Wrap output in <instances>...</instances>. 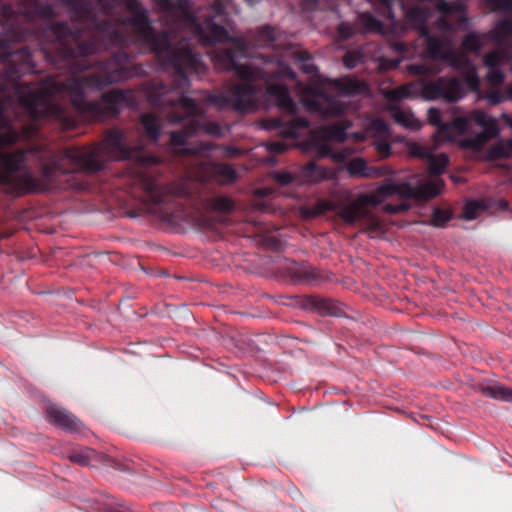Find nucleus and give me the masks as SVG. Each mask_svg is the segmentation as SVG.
<instances>
[{"instance_id":"nucleus-22","label":"nucleus","mask_w":512,"mask_h":512,"mask_svg":"<svg viewBox=\"0 0 512 512\" xmlns=\"http://www.w3.org/2000/svg\"><path fill=\"white\" fill-rule=\"evenodd\" d=\"M449 219V214L446 212L436 211L434 213L433 222L437 226L443 225Z\"/></svg>"},{"instance_id":"nucleus-1","label":"nucleus","mask_w":512,"mask_h":512,"mask_svg":"<svg viewBox=\"0 0 512 512\" xmlns=\"http://www.w3.org/2000/svg\"><path fill=\"white\" fill-rule=\"evenodd\" d=\"M427 116L431 124L439 126L438 134L442 139L459 141L462 147L472 150L482 148L497 133L495 120L480 111L468 117H457L450 125H440V112L435 108H430Z\"/></svg>"},{"instance_id":"nucleus-6","label":"nucleus","mask_w":512,"mask_h":512,"mask_svg":"<svg viewBox=\"0 0 512 512\" xmlns=\"http://www.w3.org/2000/svg\"><path fill=\"white\" fill-rule=\"evenodd\" d=\"M456 65L462 69L468 88L471 90H477L479 79L475 73L474 67L464 59H460Z\"/></svg>"},{"instance_id":"nucleus-20","label":"nucleus","mask_w":512,"mask_h":512,"mask_svg":"<svg viewBox=\"0 0 512 512\" xmlns=\"http://www.w3.org/2000/svg\"><path fill=\"white\" fill-rule=\"evenodd\" d=\"M495 30L499 35L512 34V22L503 21L496 26Z\"/></svg>"},{"instance_id":"nucleus-29","label":"nucleus","mask_w":512,"mask_h":512,"mask_svg":"<svg viewBox=\"0 0 512 512\" xmlns=\"http://www.w3.org/2000/svg\"><path fill=\"white\" fill-rule=\"evenodd\" d=\"M222 170L224 172H226L227 174H229V176H231V178H233V176H232L233 171L229 167H223Z\"/></svg>"},{"instance_id":"nucleus-9","label":"nucleus","mask_w":512,"mask_h":512,"mask_svg":"<svg viewBox=\"0 0 512 512\" xmlns=\"http://www.w3.org/2000/svg\"><path fill=\"white\" fill-rule=\"evenodd\" d=\"M483 392L497 400L512 402V390L501 385H494L484 388Z\"/></svg>"},{"instance_id":"nucleus-31","label":"nucleus","mask_w":512,"mask_h":512,"mask_svg":"<svg viewBox=\"0 0 512 512\" xmlns=\"http://www.w3.org/2000/svg\"><path fill=\"white\" fill-rule=\"evenodd\" d=\"M323 112L325 113H339V110L336 109H324Z\"/></svg>"},{"instance_id":"nucleus-35","label":"nucleus","mask_w":512,"mask_h":512,"mask_svg":"<svg viewBox=\"0 0 512 512\" xmlns=\"http://www.w3.org/2000/svg\"><path fill=\"white\" fill-rule=\"evenodd\" d=\"M287 75H289V76L293 77V73H292V72H290V71H287Z\"/></svg>"},{"instance_id":"nucleus-33","label":"nucleus","mask_w":512,"mask_h":512,"mask_svg":"<svg viewBox=\"0 0 512 512\" xmlns=\"http://www.w3.org/2000/svg\"><path fill=\"white\" fill-rule=\"evenodd\" d=\"M213 37H214V39H220V34L219 33H215Z\"/></svg>"},{"instance_id":"nucleus-12","label":"nucleus","mask_w":512,"mask_h":512,"mask_svg":"<svg viewBox=\"0 0 512 512\" xmlns=\"http://www.w3.org/2000/svg\"><path fill=\"white\" fill-rule=\"evenodd\" d=\"M18 165V157L12 155H1L0 156V177L2 174L8 173L16 169Z\"/></svg>"},{"instance_id":"nucleus-36","label":"nucleus","mask_w":512,"mask_h":512,"mask_svg":"<svg viewBox=\"0 0 512 512\" xmlns=\"http://www.w3.org/2000/svg\"><path fill=\"white\" fill-rule=\"evenodd\" d=\"M490 101L493 102V103H496L497 101L494 100L492 97H489Z\"/></svg>"},{"instance_id":"nucleus-2","label":"nucleus","mask_w":512,"mask_h":512,"mask_svg":"<svg viewBox=\"0 0 512 512\" xmlns=\"http://www.w3.org/2000/svg\"><path fill=\"white\" fill-rule=\"evenodd\" d=\"M399 193H402L400 186L390 182L384 183L383 185L379 186L375 192L361 197L354 204L344 208L341 212V216L346 222H355L367 215L365 204L371 203L375 205L380 202L381 197L391 196Z\"/></svg>"},{"instance_id":"nucleus-16","label":"nucleus","mask_w":512,"mask_h":512,"mask_svg":"<svg viewBox=\"0 0 512 512\" xmlns=\"http://www.w3.org/2000/svg\"><path fill=\"white\" fill-rule=\"evenodd\" d=\"M348 170L351 174L355 175H366L365 172V163L361 159H355L350 162L348 166Z\"/></svg>"},{"instance_id":"nucleus-24","label":"nucleus","mask_w":512,"mask_h":512,"mask_svg":"<svg viewBox=\"0 0 512 512\" xmlns=\"http://www.w3.org/2000/svg\"><path fill=\"white\" fill-rule=\"evenodd\" d=\"M237 73L243 78L252 77V72L245 66L236 67Z\"/></svg>"},{"instance_id":"nucleus-8","label":"nucleus","mask_w":512,"mask_h":512,"mask_svg":"<svg viewBox=\"0 0 512 512\" xmlns=\"http://www.w3.org/2000/svg\"><path fill=\"white\" fill-rule=\"evenodd\" d=\"M269 98L270 100L283 107H289L290 106V99L288 97V93L285 87L283 86H275L270 87L269 91Z\"/></svg>"},{"instance_id":"nucleus-5","label":"nucleus","mask_w":512,"mask_h":512,"mask_svg":"<svg viewBox=\"0 0 512 512\" xmlns=\"http://www.w3.org/2000/svg\"><path fill=\"white\" fill-rule=\"evenodd\" d=\"M443 185V181L437 178L429 183L418 186L415 194L422 198H432L441 193Z\"/></svg>"},{"instance_id":"nucleus-13","label":"nucleus","mask_w":512,"mask_h":512,"mask_svg":"<svg viewBox=\"0 0 512 512\" xmlns=\"http://www.w3.org/2000/svg\"><path fill=\"white\" fill-rule=\"evenodd\" d=\"M142 124L149 136L156 139L159 135L158 123L154 116L147 114L142 117Z\"/></svg>"},{"instance_id":"nucleus-32","label":"nucleus","mask_w":512,"mask_h":512,"mask_svg":"<svg viewBox=\"0 0 512 512\" xmlns=\"http://www.w3.org/2000/svg\"><path fill=\"white\" fill-rule=\"evenodd\" d=\"M379 126H380V129H381V130H383V131H386V130H387L386 125H384L383 123H379Z\"/></svg>"},{"instance_id":"nucleus-23","label":"nucleus","mask_w":512,"mask_h":512,"mask_svg":"<svg viewBox=\"0 0 512 512\" xmlns=\"http://www.w3.org/2000/svg\"><path fill=\"white\" fill-rule=\"evenodd\" d=\"M376 149L382 156H387L390 151L389 144L385 141H379L376 143Z\"/></svg>"},{"instance_id":"nucleus-3","label":"nucleus","mask_w":512,"mask_h":512,"mask_svg":"<svg viewBox=\"0 0 512 512\" xmlns=\"http://www.w3.org/2000/svg\"><path fill=\"white\" fill-rule=\"evenodd\" d=\"M506 60V56H503L499 52L486 55L485 65L488 68L487 80L490 84L499 85L503 82L504 76L498 70V67L503 65Z\"/></svg>"},{"instance_id":"nucleus-26","label":"nucleus","mask_w":512,"mask_h":512,"mask_svg":"<svg viewBox=\"0 0 512 512\" xmlns=\"http://www.w3.org/2000/svg\"><path fill=\"white\" fill-rule=\"evenodd\" d=\"M72 460L77 461V462H79L81 464H86L87 463L86 459L84 457H82V456H79V455L73 456Z\"/></svg>"},{"instance_id":"nucleus-7","label":"nucleus","mask_w":512,"mask_h":512,"mask_svg":"<svg viewBox=\"0 0 512 512\" xmlns=\"http://www.w3.org/2000/svg\"><path fill=\"white\" fill-rule=\"evenodd\" d=\"M393 117L400 125L417 130L421 127L420 121L410 112L405 110H397L393 113Z\"/></svg>"},{"instance_id":"nucleus-28","label":"nucleus","mask_w":512,"mask_h":512,"mask_svg":"<svg viewBox=\"0 0 512 512\" xmlns=\"http://www.w3.org/2000/svg\"><path fill=\"white\" fill-rule=\"evenodd\" d=\"M317 101H318V103H326V102H329V99L323 95H319Z\"/></svg>"},{"instance_id":"nucleus-19","label":"nucleus","mask_w":512,"mask_h":512,"mask_svg":"<svg viewBox=\"0 0 512 512\" xmlns=\"http://www.w3.org/2000/svg\"><path fill=\"white\" fill-rule=\"evenodd\" d=\"M493 9L512 10V0H489Z\"/></svg>"},{"instance_id":"nucleus-27","label":"nucleus","mask_w":512,"mask_h":512,"mask_svg":"<svg viewBox=\"0 0 512 512\" xmlns=\"http://www.w3.org/2000/svg\"><path fill=\"white\" fill-rule=\"evenodd\" d=\"M344 28H345V26H344V25H341V26H340V28H339V30H340V33H341L344 37H347V36H349V35H350V31H347V32H346V31H344Z\"/></svg>"},{"instance_id":"nucleus-34","label":"nucleus","mask_w":512,"mask_h":512,"mask_svg":"<svg viewBox=\"0 0 512 512\" xmlns=\"http://www.w3.org/2000/svg\"><path fill=\"white\" fill-rule=\"evenodd\" d=\"M508 124H509V125H510V127L512 128V118H510V119L508 120Z\"/></svg>"},{"instance_id":"nucleus-30","label":"nucleus","mask_w":512,"mask_h":512,"mask_svg":"<svg viewBox=\"0 0 512 512\" xmlns=\"http://www.w3.org/2000/svg\"><path fill=\"white\" fill-rule=\"evenodd\" d=\"M498 205L503 210H505L507 208V203L504 200L499 201Z\"/></svg>"},{"instance_id":"nucleus-15","label":"nucleus","mask_w":512,"mask_h":512,"mask_svg":"<svg viewBox=\"0 0 512 512\" xmlns=\"http://www.w3.org/2000/svg\"><path fill=\"white\" fill-rule=\"evenodd\" d=\"M466 50L476 51L482 45V38L476 34L468 35L463 43Z\"/></svg>"},{"instance_id":"nucleus-10","label":"nucleus","mask_w":512,"mask_h":512,"mask_svg":"<svg viewBox=\"0 0 512 512\" xmlns=\"http://www.w3.org/2000/svg\"><path fill=\"white\" fill-rule=\"evenodd\" d=\"M488 206L482 202H468L464 207L462 217L465 220H473L479 217Z\"/></svg>"},{"instance_id":"nucleus-18","label":"nucleus","mask_w":512,"mask_h":512,"mask_svg":"<svg viewBox=\"0 0 512 512\" xmlns=\"http://www.w3.org/2000/svg\"><path fill=\"white\" fill-rule=\"evenodd\" d=\"M360 20H361L362 24L365 25V27L368 30H378L379 29L378 21L376 19H374L372 16H370L369 14H362L360 16Z\"/></svg>"},{"instance_id":"nucleus-11","label":"nucleus","mask_w":512,"mask_h":512,"mask_svg":"<svg viewBox=\"0 0 512 512\" xmlns=\"http://www.w3.org/2000/svg\"><path fill=\"white\" fill-rule=\"evenodd\" d=\"M426 159L430 164V169L435 173L442 172L448 164V157L445 154L429 153Z\"/></svg>"},{"instance_id":"nucleus-21","label":"nucleus","mask_w":512,"mask_h":512,"mask_svg":"<svg viewBox=\"0 0 512 512\" xmlns=\"http://www.w3.org/2000/svg\"><path fill=\"white\" fill-rule=\"evenodd\" d=\"M511 148H512V143H508V144L501 143L493 151V156H500V157L508 156L509 150Z\"/></svg>"},{"instance_id":"nucleus-25","label":"nucleus","mask_w":512,"mask_h":512,"mask_svg":"<svg viewBox=\"0 0 512 512\" xmlns=\"http://www.w3.org/2000/svg\"><path fill=\"white\" fill-rule=\"evenodd\" d=\"M418 13H419V14H423L422 12H419V11H411V12L409 13V18H410L411 20H413L415 23L418 21V20H417V14H418Z\"/></svg>"},{"instance_id":"nucleus-14","label":"nucleus","mask_w":512,"mask_h":512,"mask_svg":"<svg viewBox=\"0 0 512 512\" xmlns=\"http://www.w3.org/2000/svg\"><path fill=\"white\" fill-rule=\"evenodd\" d=\"M450 85L451 88L449 90H441L438 95L448 100H456L461 97L462 92L460 91V83L453 80Z\"/></svg>"},{"instance_id":"nucleus-4","label":"nucleus","mask_w":512,"mask_h":512,"mask_svg":"<svg viewBox=\"0 0 512 512\" xmlns=\"http://www.w3.org/2000/svg\"><path fill=\"white\" fill-rule=\"evenodd\" d=\"M48 414L50 419L60 426L69 429L77 428L78 420L61 407L51 406L48 409Z\"/></svg>"},{"instance_id":"nucleus-17","label":"nucleus","mask_w":512,"mask_h":512,"mask_svg":"<svg viewBox=\"0 0 512 512\" xmlns=\"http://www.w3.org/2000/svg\"><path fill=\"white\" fill-rule=\"evenodd\" d=\"M407 147L409 153L413 156L427 158V154H429V152H426L424 148L416 142L408 143Z\"/></svg>"}]
</instances>
